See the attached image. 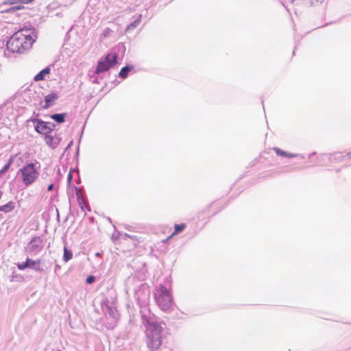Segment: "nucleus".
<instances>
[{
	"instance_id": "27",
	"label": "nucleus",
	"mask_w": 351,
	"mask_h": 351,
	"mask_svg": "<svg viewBox=\"0 0 351 351\" xmlns=\"http://www.w3.org/2000/svg\"><path fill=\"white\" fill-rule=\"evenodd\" d=\"M53 187H54L53 184H49V185L48 186L47 190H48L49 191H52V190L53 189Z\"/></svg>"
},
{
	"instance_id": "23",
	"label": "nucleus",
	"mask_w": 351,
	"mask_h": 351,
	"mask_svg": "<svg viewBox=\"0 0 351 351\" xmlns=\"http://www.w3.org/2000/svg\"><path fill=\"white\" fill-rule=\"evenodd\" d=\"M95 281V277L93 275L88 276L86 279V282L87 284H92Z\"/></svg>"
},
{
	"instance_id": "33",
	"label": "nucleus",
	"mask_w": 351,
	"mask_h": 351,
	"mask_svg": "<svg viewBox=\"0 0 351 351\" xmlns=\"http://www.w3.org/2000/svg\"><path fill=\"white\" fill-rule=\"evenodd\" d=\"M2 194H3L2 192L0 191V199L1 198Z\"/></svg>"
},
{
	"instance_id": "10",
	"label": "nucleus",
	"mask_w": 351,
	"mask_h": 351,
	"mask_svg": "<svg viewBox=\"0 0 351 351\" xmlns=\"http://www.w3.org/2000/svg\"><path fill=\"white\" fill-rule=\"evenodd\" d=\"M51 69L49 66H47L40 71L38 74H36L34 80L35 82H38L45 80V75L50 73Z\"/></svg>"
},
{
	"instance_id": "3",
	"label": "nucleus",
	"mask_w": 351,
	"mask_h": 351,
	"mask_svg": "<svg viewBox=\"0 0 351 351\" xmlns=\"http://www.w3.org/2000/svg\"><path fill=\"white\" fill-rule=\"evenodd\" d=\"M156 300L158 306L163 311H171L173 302L172 297L166 287L162 286L158 293L156 294Z\"/></svg>"
},
{
	"instance_id": "25",
	"label": "nucleus",
	"mask_w": 351,
	"mask_h": 351,
	"mask_svg": "<svg viewBox=\"0 0 351 351\" xmlns=\"http://www.w3.org/2000/svg\"><path fill=\"white\" fill-rule=\"evenodd\" d=\"M17 1L21 3L27 4V3H29L32 1H34V0H17Z\"/></svg>"
},
{
	"instance_id": "9",
	"label": "nucleus",
	"mask_w": 351,
	"mask_h": 351,
	"mask_svg": "<svg viewBox=\"0 0 351 351\" xmlns=\"http://www.w3.org/2000/svg\"><path fill=\"white\" fill-rule=\"evenodd\" d=\"M58 99V96L56 93H51L50 94L47 95L45 97V105L43 106L44 109H48L52 106V102L57 100Z\"/></svg>"
},
{
	"instance_id": "12",
	"label": "nucleus",
	"mask_w": 351,
	"mask_h": 351,
	"mask_svg": "<svg viewBox=\"0 0 351 351\" xmlns=\"http://www.w3.org/2000/svg\"><path fill=\"white\" fill-rule=\"evenodd\" d=\"M66 117V113H56L51 114L50 118L58 123H62L65 121Z\"/></svg>"
},
{
	"instance_id": "31",
	"label": "nucleus",
	"mask_w": 351,
	"mask_h": 351,
	"mask_svg": "<svg viewBox=\"0 0 351 351\" xmlns=\"http://www.w3.org/2000/svg\"><path fill=\"white\" fill-rule=\"evenodd\" d=\"M16 1H12V2H10V4H13V3H15Z\"/></svg>"
},
{
	"instance_id": "18",
	"label": "nucleus",
	"mask_w": 351,
	"mask_h": 351,
	"mask_svg": "<svg viewBox=\"0 0 351 351\" xmlns=\"http://www.w3.org/2000/svg\"><path fill=\"white\" fill-rule=\"evenodd\" d=\"M13 162L12 158L9 159V161L5 166L0 170V176H1L3 174H4L10 167V165H12Z\"/></svg>"
},
{
	"instance_id": "20",
	"label": "nucleus",
	"mask_w": 351,
	"mask_h": 351,
	"mask_svg": "<svg viewBox=\"0 0 351 351\" xmlns=\"http://www.w3.org/2000/svg\"><path fill=\"white\" fill-rule=\"evenodd\" d=\"M184 228V225L183 223L181 224H176L174 226V232L171 234V236L178 234L181 231H182Z\"/></svg>"
},
{
	"instance_id": "1",
	"label": "nucleus",
	"mask_w": 351,
	"mask_h": 351,
	"mask_svg": "<svg viewBox=\"0 0 351 351\" xmlns=\"http://www.w3.org/2000/svg\"><path fill=\"white\" fill-rule=\"evenodd\" d=\"M141 317L143 324L145 326L147 347L152 351L157 350L162 344V328L156 321L154 316L150 313L143 314Z\"/></svg>"
},
{
	"instance_id": "8",
	"label": "nucleus",
	"mask_w": 351,
	"mask_h": 351,
	"mask_svg": "<svg viewBox=\"0 0 351 351\" xmlns=\"http://www.w3.org/2000/svg\"><path fill=\"white\" fill-rule=\"evenodd\" d=\"M28 268H30L36 271L42 272L45 271L44 267L42 266V259L38 258L36 261L27 258Z\"/></svg>"
},
{
	"instance_id": "24",
	"label": "nucleus",
	"mask_w": 351,
	"mask_h": 351,
	"mask_svg": "<svg viewBox=\"0 0 351 351\" xmlns=\"http://www.w3.org/2000/svg\"><path fill=\"white\" fill-rule=\"evenodd\" d=\"M76 195L77 197V201L84 198L82 194L81 193L80 189H76Z\"/></svg>"
},
{
	"instance_id": "11",
	"label": "nucleus",
	"mask_w": 351,
	"mask_h": 351,
	"mask_svg": "<svg viewBox=\"0 0 351 351\" xmlns=\"http://www.w3.org/2000/svg\"><path fill=\"white\" fill-rule=\"evenodd\" d=\"M45 141L46 144L53 149L56 148L60 143L59 140H58V142H54V137L49 134H45Z\"/></svg>"
},
{
	"instance_id": "30",
	"label": "nucleus",
	"mask_w": 351,
	"mask_h": 351,
	"mask_svg": "<svg viewBox=\"0 0 351 351\" xmlns=\"http://www.w3.org/2000/svg\"><path fill=\"white\" fill-rule=\"evenodd\" d=\"M95 256H100L101 254L99 252H97V253H95Z\"/></svg>"
},
{
	"instance_id": "5",
	"label": "nucleus",
	"mask_w": 351,
	"mask_h": 351,
	"mask_svg": "<svg viewBox=\"0 0 351 351\" xmlns=\"http://www.w3.org/2000/svg\"><path fill=\"white\" fill-rule=\"evenodd\" d=\"M23 177V182L25 185L29 186L32 184L38 178V173L36 170L35 165L32 162L28 163L20 169Z\"/></svg>"
},
{
	"instance_id": "6",
	"label": "nucleus",
	"mask_w": 351,
	"mask_h": 351,
	"mask_svg": "<svg viewBox=\"0 0 351 351\" xmlns=\"http://www.w3.org/2000/svg\"><path fill=\"white\" fill-rule=\"evenodd\" d=\"M29 121L36 123L34 125L35 130L42 134H49L56 128V125L53 123L44 121L40 119L31 118Z\"/></svg>"
},
{
	"instance_id": "29",
	"label": "nucleus",
	"mask_w": 351,
	"mask_h": 351,
	"mask_svg": "<svg viewBox=\"0 0 351 351\" xmlns=\"http://www.w3.org/2000/svg\"><path fill=\"white\" fill-rule=\"evenodd\" d=\"M58 140L60 141V138L58 137H54V142H58Z\"/></svg>"
},
{
	"instance_id": "19",
	"label": "nucleus",
	"mask_w": 351,
	"mask_h": 351,
	"mask_svg": "<svg viewBox=\"0 0 351 351\" xmlns=\"http://www.w3.org/2000/svg\"><path fill=\"white\" fill-rule=\"evenodd\" d=\"M141 20V15H139L138 17L136 20H134V21L131 23L128 26V29H134L140 23Z\"/></svg>"
},
{
	"instance_id": "2",
	"label": "nucleus",
	"mask_w": 351,
	"mask_h": 351,
	"mask_svg": "<svg viewBox=\"0 0 351 351\" xmlns=\"http://www.w3.org/2000/svg\"><path fill=\"white\" fill-rule=\"evenodd\" d=\"M28 29H21L15 32L7 41V49L12 53H23L29 49L35 42Z\"/></svg>"
},
{
	"instance_id": "15",
	"label": "nucleus",
	"mask_w": 351,
	"mask_h": 351,
	"mask_svg": "<svg viewBox=\"0 0 351 351\" xmlns=\"http://www.w3.org/2000/svg\"><path fill=\"white\" fill-rule=\"evenodd\" d=\"M274 150L275 151L276 154L278 156H283V157L293 158V157H295L296 156L295 154H289V153H287V152H286L285 151H282V150H281L278 147H274Z\"/></svg>"
},
{
	"instance_id": "26",
	"label": "nucleus",
	"mask_w": 351,
	"mask_h": 351,
	"mask_svg": "<svg viewBox=\"0 0 351 351\" xmlns=\"http://www.w3.org/2000/svg\"><path fill=\"white\" fill-rule=\"evenodd\" d=\"M72 178H73L72 173H71V172H69V173L68 176H67V180H68L69 182H71Z\"/></svg>"
},
{
	"instance_id": "28",
	"label": "nucleus",
	"mask_w": 351,
	"mask_h": 351,
	"mask_svg": "<svg viewBox=\"0 0 351 351\" xmlns=\"http://www.w3.org/2000/svg\"><path fill=\"white\" fill-rule=\"evenodd\" d=\"M73 145V141H71L69 144L68 145L66 149H69L71 145Z\"/></svg>"
},
{
	"instance_id": "35",
	"label": "nucleus",
	"mask_w": 351,
	"mask_h": 351,
	"mask_svg": "<svg viewBox=\"0 0 351 351\" xmlns=\"http://www.w3.org/2000/svg\"><path fill=\"white\" fill-rule=\"evenodd\" d=\"M57 351H61V350H57Z\"/></svg>"
},
{
	"instance_id": "17",
	"label": "nucleus",
	"mask_w": 351,
	"mask_h": 351,
	"mask_svg": "<svg viewBox=\"0 0 351 351\" xmlns=\"http://www.w3.org/2000/svg\"><path fill=\"white\" fill-rule=\"evenodd\" d=\"M78 204L82 209V210L85 211V208H87L88 210H90V208L87 204L86 199L82 198L78 201Z\"/></svg>"
},
{
	"instance_id": "13",
	"label": "nucleus",
	"mask_w": 351,
	"mask_h": 351,
	"mask_svg": "<svg viewBox=\"0 0 351 351\" xmlns=\"http://www.w3.org/2000/svg\"><path fill=\"white\" fill-rule=\"evenodd\" d=\"M134 69V66H132V65H126L125 66H123L119 73V76L121 77V78H123V79H125L128 77V73Z\"/></svg>"
},
{
	"instance_id": "22",
	"label": "nucleus",
	"mask_w": 351,
	"mask_h": 351,
	"mask_svg": "<svg viewBox=\"0 0 351 351\" xmlns=\"http://www.w3.org/2000/svg\"><path fill=\"white\" fill-rule=\"evenodd\" d=\"M23 8H24V7L23 5L14 6V7L10 8V9H8L7 10V12H14L16 10H21V9H23Z\"/></svg>"
},
{
	"instance_id": "32",
	"label": "nucleus",
	"mask_w": 351,
	"mask_h": 351,
	"mask_svg": "<svg viewBox=\"0 0 351 351\" xmlns=\"http://www.w3.org/2000/svg\"><path fill=\"white\" fill-rule=\"evenodd\" d=\"M311 5H315V3H314L313 1H312V2L311 3Z\"/></svg>"
},
{
	"instance_id": "4",
	"label": "nucleus",
	"mask_w": 351,
	"mask_h": 351,
	"mask_svg": "<svg viewBox=\"0 0 351 351\" xmlns=\"http://www.w3.org/2000/svg\"><path fill=\"white\" fill-rule=\"evenodd\" d=\"M118 62V55L117 53L108 54L103 59L98 61L95 73H101L113 67Z\"/></svg>"
},
{
	"instance_id": "7",
	"label": "nucleus",
	"mask_w": 351,
	"mask_h": 351,
	"mask_svg": "<svg viewBox=\"0 0 351 351\" xmlns=\"http://www.w3.org/2000/svg\"><path fill=\"white\" fill-rule=\"evenodd\" d=\"M43 239L40 237H34L27 244L25 250L30 255H36L43 250Z\"/></svg>"
},
{
	"instance_id": "16",
	"label": "nucleus",
	"mask_w": 351,
	"mask_h": 351,
	"mask_svg": "<svg viewBox=\"0 0 351 351\" xmlns=\"http://www.w3.org/2000/svg\"><path fill=\"white\" fill-rule=\"evenodd\" d=\"M73 257V252L69 250L66 246L64 247L63 260L66 263L69 261Z\"/></svg>"
},
{
	"instance_id": "21",
	"label": "nucleus",
	"mask_w": 351,
	"mask_h": 351,
	"mask_svg": "<svg viewBox=\"0 0 351 351\" xmlns=\"http://www.w3.org/2000/svg\"><path fill=\"white\" fill-rule=\"evenodd\" d=\"M17 267L20 270H24L27 268H28V262H27V258H26L25 261L23 263H19L17 264Z\"/></svg>"
},
{
	"instance_id": "14",
	"label": "nucleus",
	"mask_w": 351,
	"mask_h": 351,
	"mask_svg": "<svg viewBox=\"0 0 351 351\" xmlns=\"http://www.w3.org/2000/svg\"><path fill=\"white\" fill-rule=\"evenodd\" d=\"M14 208V204L12 202H9L5 205L0 206V211L5 213H10Z\"/></svg>"
},
{
	"instance_id": "34",
	"label": "nucleus",
	"mask_w": 351,
	"mask_h": 351,
	"mask_svg": "<svg viewBox=\"0 0 351 351\" xmlns=\"http://www.w3.org/2000/svg\"><path fill=\"white\" fill-rule=\"evenodd\" d=\"M291 3H293L295 0H291Z\"/></svg>"
}]
</instances>
